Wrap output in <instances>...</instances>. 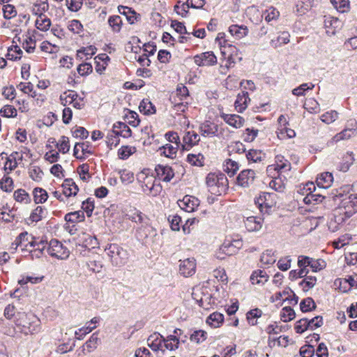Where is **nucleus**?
I'll return each instance as SVG.
<instances>
[{
    "label": "nucleus",
    "instance_id": "1",
    "mask_svg": "<svg viewBox=\"0 0 357 357\" xmlns=\"http://www.w3.org/2000/svg\"><path fill=\"white\" fill-rule=\"evenodd\" d=\"M331 195L335 202H340L334 210L333 221L340 225L357 213V195L345 193L343 188L333 191Z\"/></svg>",
    "mask_w": 357,
    "mask_h": 357
},
{
    "label": "nucleus",
    "instance_id": "2",
    "mask_svg": "<svg viewBox=\"0 0 357 357\" xmlns=\"http://www.w3.org/2000/svg\"><path fill=\"white\" fill-rule=\"evenodd\" d=\"M126 217L128 220L141 225L137 228V233L142 239L147 238L151 232H155L153 228L150 225L149 217L137 208L130 209L126 214Z\"/></svg>",
    "mask_w": 357,
    "mask_h": 357
},
{
    "label": "nucleus",
    "instance_id": "3",
    "mask_svg": "<svg viewBox=\"0 0 357 357\" xmlns=\"http://www.w3.org/2000/svg\"><path fill=\"white\" fill-rule=\"evenodd\" d=\"M208 191L215 195H221L228 188V180L221 172H211L205 178Z\"/></svg>",
    "mask_w": 357,
    "mask_h": 357
},
{
    "label": "nucleus",
    "instance_id": "4",
    "mask_svg": "<svg viewBox=\"0 0 357 357\" xmlns=\"http://www.w3.org/2000/svg\"><path fill=\"white\" fill-rule=\"evenodd\" d=\"M107 255L110 258L112 264L115 266H122L127 263L129 257L126 250L116 243L108 245L105 248Z\"/></svg>",
    "mask_w": 357,
    "mask_h": 357
},
{
    "label": "nucleus",
    "instance_id": "5",
    "mask_svg": "<svg viewBox=\"0 0 357 357\" xmlns=\"http://www.w3.org/2000/svg\"><path fill=\"white\" fill-rule=\"evenodd\" d=\"M255 202L261 213L269 214L275 210L277 195L275 193L262 192L256 197Z\"/></svg>",
    "mask_w": 357,
    "mask_h": 357
},
{
    "label": "nucleus",
    "instance_id": "6",
    "mask_svg": "<svg viewBox=\"0 0 357 357\" xmlns=\"http://www.w3.org/2000/svg\"><path fill=\"white\" fill-rule=\"evenodd\" d=\"M47 253L59 259H66L69 257L70 252L63 244L56 239H52L48 243Z\"/></svg>",
    "mask_w": 357,
    "mask_h": 357
},
{
    "label": "nucleus",
    "instance_id": "7",
    "mask_svg": "<svg viewBox=\"0 0 357 357\" xmlns=\"http://www.w3.org/2000/svg\"><path fill=\"white\" fill-rule=\"evenodd\" d=\"M315 190V186L313 183H307L303 186L302 190V195H305V197L303 198V202L306 204H316L318 203H321L324 197L319 195L315 194L313 192Z\"/></svg>",
    "mask_w": 357,
    "mask_h": 357
},
{
    "label": "nucleus",
    "instance_id": "8",
    "mask_svg": "<svg viewBox=\"0 0 357 357\" xmlns=\"http://www.w3.org/2000/svg\"><path fill=\"white\" fill-rule=\"evenodd\" d=\"M26 320L20 321L19 325L22 326L24 333H36L40 331V321L32 314H23Z\"/></svg>",
    "mask_w": 357,
    "mask_h": 357
},
{
    "label": "nucleus",
    "instance_id": "9",
    "mask_svg": "<svg viewBox=\"0 0 357 357\" xmlns=\"http://www.w3.org/2000/svg\"><path fill=\"white\" fill-rule=\"evenodd\" d=\"M194 62L199 66H209L217 63V58L213 52H206L194 56Z\"/></svg>",
    "mask_w": 357,
    "mask_h": 357
},
{
    "label": "nucleus",
    "instance_id": "10",
    "mask_svg": "<svg viewBox=\"0 0 357 357\" xmlns=\"http://www.w3.org/2000/svg\"><path fill=\"white\" fill-rule=\"evenodd\" d=\"M196 271V261L194 258H188L179 261V273L184 277H189L195 274Z\"/></svg>",
    "mask_w": 357,
    "mask_h": 357
},
{
    "label": "nucleus",
    "instance_id": "11",
    "mask_svg": "<svg viewBox=\"0 0 357 357\" xmlns=\"http://www.w3.org/2000/svg\"><path fill=\"white\" fill-rule=\"evenodd\" d=\"M155 178L152 176H145L142 181V188L144 192H149L153 196L157 195L160 191L161 187L159 184H155Z\"/></svg>",
    "mask_w": 357,
    "mask_h": 357
},
{
    "label": "nucleus",
    "instance_id": "12",
    "mask_svg": "<svg viewBox=\"0 0 357 357\" xmlns=\"http://www.w3.org/2000/svg\"><path fill=\"white\" fill-rule=\"evenodd\" d=\"M180 208L188 213L194 211L199 205V200L193 196L185 195L182 200H179Z\"/></svg>",
    "mask_w": 357,
    "mask_h": 357
},
{
    "label": "nucleus",
    "instance_id": "13",
    "mask_svg": "<svg viewBox=\"0 0 357 357\" xmlns=\"http://www.w3.org/2000/svg\"><path fill=\"white\" fill-rule=\"evenodd\" d=\"M352 127L345 128L342 132L336 134L331 140V143H337L341 140L349 139L357 134V123H351Z\"/></svg>",
    "mask_w": 357,
    "mask_h": 357
},
{
    "label": "nucleus",
    "instance_id": "14",
    "mask_svg": "<svg viewBox=\"0 0 357 357\" xmlns=\"http://www.w3.org/2000/svg\"><path fill=\"white\" fill-rule=\"evenodd\" d=\"M326 32L328 36L335 35L342 27V22L337 17H328L324 21Z\"/></svg>",
    "mask_w": 357,
    "mask_h": 357
},
{
    "label": "nucleus",
    "instance_id": "15",
    "mask_svg": "<svg viewBox=\"0 0 357 357\" xmlns=\"http://www.w3.org/2000/svg\"><path fill=\"white\" fill-rule=\"evenodd\" d=\"M155 171L158 178L165 182H169L174 176L173 169L167 165H158Z\"/></svg>",
    "mask_w": 357,
    "mask_h": 357
},
{
    "label": "nucleus",
    "instance_id": "16",
    "mask_svg": "<svg viewBox=\"0 0 357 357\" xmlns=\"http://www.w3.org/2000/svg\"><path fill=\"white\" fill-rule=\"evenodd\" d=\"M165 337L158 333H154L151 334L147 339L148 346L154 351H158L161 350L162 353L165 350H162V346H164Z\"/></svg>",
    "mask_w": 357,
    "mask_h": 357
},
{
    "label": "nucleus",
    "instance_id": "17",
    "mask_svg": "<svg viewBox=\"0 0 357 357\" xmlns=\"http://www.w3.org/2000/svg\"><path fill=\"white\" fill-rule=\"evenodd\" d=\"M220 117L226 123L236 129L243 127L245 123V119L238 114L222 113Z\"/></svg>",
    "mask_w": 357,
    "mask_h": 357
},
{
    "label": "nucleus",
    "instance_id": "18",
    "mask_svg": "<svg viewBox=\"0 0 357 357\" xmlns=\"http://www.w3.org/2000/svg\"><path fill=\"white\" fill-rule=\"evenodd\" d=\"M255 178V173L252 169H245L242 171L237 177V183L244 188L248 187L252 184Z\"/></svg>",
    "mask_w": 357,
    "mask_h": 357
},
{
    "label": "nucleus",
    "instance_id": "19",
    "mask_svg": "<svg viewBox=\"0 0 357 357\" xmlns=\"http://www.w3.org/2000/svg\"><path fill=\"white\" fill-rule=\"evenodd\" d=\"M218 126L211 121H205L199 126V131L202 136L212 137L218 135Z\"/></svg>",
    "mask_w": 357,
    "mask_h": 357
},
{
    "label": "nucleus",
    "instance_id": "20",
    "mask_svg": "<svg viewBox=\"0 0 357 357\" xmlns=\"http://www.w3.org/2000/svg\"><path fill=\"white\" fill-rule=\"evenodd\" d=\"M236 249L234 248L231 240H226L220 246L219 250L216 252V257L218 259H224V255L230 256L236 253Z\"/></svg>",
    "mask_w": 357,
    "mask_h": 357
},
{
    "label": "nucleus",
    "instance_id": "21",
    "mask_svg": "<svg viewBox=\"0 0 357 357\" xmlns=\"http://www.w3.org/2000/svg\"><path fill=\"white\" fill-rule=\"evenodd\" d=\"M244 224L248 231H258L262 227L263 219L260 217L250 216L245 219Z\"/></svg>",
    "mask_w": 357,
    "mask_h": 357
},
{
    "label": "nucleus",
    "instance_id": "22",
    "mask_svg": "<svg viewBox=\"0 0 357 357\" xmlns=\"http://www.w3.org/2000/svg\"><path fill=\"white\" fill-rule=\"evenodd\" d=\"M250 102V98H249L248 93L242 91L238 94L234 102L236 110L239 113H242L248 107Z\"/></svg>",
    "mask_w": 357,
    "mask_h": 357
},
{
    "label": "nucleus",
    "instance_id": "23",
    "mask_svg": "<svg viewBox=\"0 0 357 357\" xmlns=\"http://www.w3.org/2000/svg\"><path fill=\"white\" fill-rule=\"evenodd\" d=\"M61 187L64 197L66 198L75 196L79 190L77 185L72 178L65 179Z\"/></svg>",
    "mask_w": 357,
    "mask_h": 357
},
{
    "label": "nucleus",
    "instance_id": "24",
    "mask_svg": "<svg viewBox=\"0 0 357 357\" xmlns=\"http://www.w3.org/2000/svg\"><path fill=\"white\" fill-rule=\"evenodd\" d=\"M112 132L118 137L121 136L124 138L130 137L132 135V130L126 123L117 122L114 123Z\"/></svg>",
    "mask_w": 357,
    "mask_h": 357
},
{
    "label": "nucleus",
    "instance_id": "25",
    "mask_svg": "<svg viewBox=\"0 0 357 357\" xmlns=\"http://www.w3.org/2000/svg\"><path fill=\"white\" fill-rule=\"evenodd\" d=\"M229 32L235 39L240 40L248 34V29L243 24H232L229 27Z\"/></svg>",
    "mask_w": 357,
    "mask_h": 357
},
{
    "label": "nucleus",
    "instance_id": "26",
    "mask_svg": "<svg viewBox=\"0 0 357 357\" xmlns=\"http://www.w3.org/2000/svg\"><path fill=\"white\" fill-rule=\"evenodd\" d=\"M200 141V137L195 131H188L183 137V146L185 149L197 145Z\"/></svg>",
    "mask_w": 357,
    "mask_h": 357
},
{
    "label": "nucleus",
    "instance_id": "27",
    "mask_svg": "<svg viewBox=\"0 0 357 357\" xmlns=\"http://www.w3.org/2000/svg\"><path fill=\"white\" fill-rule=\"evenodd\" d=\"M274 169L279 173H285L291 169V163L283 155H278L275 157Z\"/></svg>",
    "mask_w": 357,
    "mask_h": 357
},
{
    "label": "nucleus",
    "instance_id": "28",
    "mask_svg": "<svg viewBox=\"0 0 357 357\" xmlns=\"http://www.w3.org/2000/svg\"><path fill=\"white\" fill-rule=\"evenodd\" d=\"M252 284H264L268 280V275L265 271L255 270L252 272L250 278Z\"/></svg>",
    "mask_w": 357,
    "mask_h": 357
},
{
    "label": "nucleus",
    "instance_id": "29",
    "mask_svg": "<svg viewBox=\"0 0 357 357\" xmlns=\"http://www.w3.org/2000/svg\"><path fill=\"white\" fill-rule=\"evenodd\" d=\"M290 42V34L287 31H281L275 38H273L270 41L271 47L278 48L283 45L288 44Z\"/></svg>",
    "mask_w": 357,
    "mask_h": 357
},
{
    "label": "nucleus",
    "instance_id": "30",
    "mask_svg": "<svg viewBox=\"0 0 357 357\" xmlns=\"http://www.w3.org/2000/svg\"><path fill=\"white\" fill-rule=\"evenodd\" d=\"M17 160H22V155H19L17 152L12 153L9 157L7 158L4 165V170L9 174L10 172L15 169L17 166Z\"/></svg>",
    "mask_w": 357,
    "mask_h": 357
},
{
    "label": "nucleus",
    "instance_id": "31",
    "mask_svg": "<svg viewBox=\"0 0 357 357\" xmlns=\"http://www.w3.org/2000/svg\"><path fill=\"white\" fill-rule=\"evenodd\" d=\"M333 181V176L330 172H324L319 174L316 180L319 187L322 188H329Z\"/></svg>",
    "mask_w": 357,
    "mask_h": 357
},
{
    "label": "nucleus",
    "instance_id": "32",
    "mask_svg": "<svg viewBox=\"0 0 357 357\" xmlns=\"http://www.w3.org/2000/svg\"><path fill=\"white\" fill-rule=\"evenodd\" d=\"M100 342V340L98 337V333L96 332L91 335L90 338L83 345V351L91 353L96 349Z\"/></svg>",
    "mask_w": 357,
    "mask_h": 357
},
{
    "label": "nucleus",
    "instance_id": "33",
    "mask_svg": "<svg viewBox=\"0 0 357 357\" xmlns=\"http://www.w3.org/2000/svg\"><path fill=\"white\" fill-rule=\"evenodd\" d=\"M49 9L47 0H36L33 3L32 13L36 15H45L44 13Z\"/></svg>",
    "mask_w": 357,
    "mask_h": 357
},
{
    "label": "nucleus",
    "instance_id": "34",
    "mask_svg": "<svg viewBox=\"0 0 357 357\" xmlns=\"http://www.w3.org/2000/svg\"><path fill=\"white\" fill-rule=\"evenodd\" d=\"M215 41L218 43L222 55L227 54L228 51L227 49L234 48V47L228 43V41L225 39V33L223 32L218 33Z\"/></svg>",
    "mask_w": 357,
    "mask_h": 357
},
{
    "label": "nucleus",
    "instance_id": "35",
    "mask_svg": "<svg viewBox=\"0 0 357 357\" xmlns=\"http://www.w3.org/2000/svg\"><path fill=\"white\" fill-rule=\"evenodd\" d=\"M35 25L38 30L47 31L51 26V20L46 15H38Z\"/></svg>",
    "mask_w": 357,
    "mask_h": 357
},
{
    "label": "nucleus",
    "instance_id": "36",
    "mask_svg": "<svg viewBox=\"0 0 357 357\" xmlns=\"http://www.w3.org/2000/svg\"><path fill=\"white\" fill-rule=\"evenodd\" d=\"M88 144L86 143H76L74 149L73 155L75 158L81 159L84 157L86 153H91V151L88 150Z\"/></svg>",
    "mask_w": 357,
    "mask_h": 357
},
{
    "label": "nucleus",
    "instance_id": "37",
    "mask_svg": "<svg viewBox=\"0 0 357 357\" xmlns=\"http://www.w3.org/2000/svg\"><path fill=\"white\" fill-rule=\"evenodd\" d=\"M223 321V314L218 312L210 314V316L206 319L207 324L213 328L219 327L222 324Z\"/></svg>",
    "mask_w": 357,
    "mask_h": 357
},
{
    "label": "nucleus",
    "instance_id": "38",
    "mask_svg": "<svg viewBox=\"0 0 357 357\" xmlns=\"http://www.w3.org/2000/svg\"><path fill=\"white\" fill-rule=\"evenodd\" d=\"M96 50L97 49L92 45L82 47V49L77 50V56L81 60L88 59L96 54Z\"/></svg>",
    "mask_w": 357,
    "mask_h": 357
},
{
    "label": "nucleus",
    "instance_id": "39",
    "mask_svg": "<svg viewBox=\"0 0 357 357\" xmlns=\"http://www.w3.org/2000/svg\"><path fill=\"white\" fill-rule=\"evenodd\" d=\"M33 199L36 204H43L45 202L48 198L47 191L41 188H35L33 190Z\"/></svg>",
    "mask_w": 357,
    "mask_h": 357
},
{
    "label": "nucleus",
    "instance_id": "40",
    "mask_svg": "<svg viewBox=\"0 0 357 357\" xmlns=\"http://www.w3.org/2000/svg\"><path fill=\"white\" fill-rule=\"evenodd\" d=\"M179 339L175 335H168L165 338L164 347L169 351H174L178 348Z\"/></svg>",
    "mask_w": 357,
    "mask_h": 357
},
{
    "label": "nucleus",
    "instance_id": "41",
    "mask_svg": "<svg viewBox=\"0 0 357 357\" xmlns=\"http://www.w3.org/2000/svg\"><path fill=\"white\" fill-rule=\"evenodd\" d=\"M36 41L33 36L26 35L24 36L22 47L28 53H32L36 49Z\"/></svg>",
    "mask_w": 357,
    "mask_h": 357
},
{
    "label": "nucleus",
    "instance_id": "42",
    "mask_svg": "<svg viewBox=\"0 0 357 357\" xmlns=\"http://www.w3.org/2000/svg\"><path fill=\"white\" fill-rule=\"evenodd\" d=\"M108 24L112 31L118 33L121 29L123 21L119 15H112L109 17Z\"/></svg>",
    "mask_w": 357,
    "mask_h": 357
},
{
    "label": "nucleus",
    "instance_id": "43",
    "mask_svg": "<svg viewBox=\"0 0 357 357\" xmlns=\"http://www.w3.org/2000/svg\"><path fill=\"white\" fill-rule=\"evenodd\" d=\"M139 109L140 112L144 114H152L155 112V108L148 99H144L141 101Z\"/></svg>",
    "mask_w": 357,
    "mask_h": 357
},
{
    "label": "nucleus",
    "instance_id": "44",
    "mask_svg": "<svg viewBox=\"0 0 357 357\" xmlns=\"http://www.w3.org/2000/svg\"><path fill=\"white\" fill-rule=\"evenodd\" d=\"M187 161L193 166L202 167L204 165V156L202 153L188 154Z\"/></svg>",
    "mask_w": 357,
    "mask_h": 357
},
{
    "label": "nucleus",
    "instance_id": "45",
    "mask_svg": "<svg viewBox=\"0 0 357 357\" xmlns=\"http://www.w3.org/2000/svg\"><path fill=\"white\" fill-rule=\"evenodd\" d=\"M46 209L43 206H37L31 213L29 219L32 222H38L46 215Z\"/></svg>",
    "mask_w": 357,
    "mask_h": 357
},
{
    "label": "nucleus",
    "instance_id": "46",
    "mask_svg": "<svg viewBox=\"0 0 357 357\" xmlns=\"http://www.w3.org/2000/svg\"><path fill=\"white\" fill-rule=\"evenodd\" d=\"M74 97H77V92L73 90H68L60 96V100L63 105H70L72 104Z\"/></svg>",
    "mask_w": 357,
    "mask_h": 357
},
{
    "label": "nucleus",
    "instance_id": "47",
    "mask_svg": "<svg viewBox=\"0 0 357 357\" xmlns=\"http://www.w3.org/2000/svg\"><path fill=\"white\" fill-rule=\"evenodd\" d=\"M22 53L21 48L18 45H13L8 48L6 56L8 59L15 61L22 57Z\"/></svg>",
    "mask_w": 357,
    "mask_h": 357
},
{
    "label": "nucleus",
    "instance_id": "48",
    "mask_svg": "<svg viewBox=\"0 0 357 357\" xmlns=\"http://www.w3.org/2000/svg\"><path fill=\"white\" fill-rule=\"evenodd\" d=\"M262 312L258 308H255L248 311L246 314V318L250 325L255 326L257 324V319L261 317Z\"/></svg>",
    "mask_w": 357,
    "mask_h": 357
},
{
    "label": "nucleus",
    "instance_id": "49",
    "mask_svg": "<svg viewBox=\"0 0 357 357\" xmlns=\"http://www.w3.org/2000/svg\"><path fill=\"white\" fill-rule=\"evenodd\" d=\"M84 213L81 211L68 213L65 215V220L72 223L81 222L84 220Z\"/></svg>",
    "mask_w": 357,
    "mask_h": 357
},
{
    "label": "nucleus",
    "instance_id": "50",
    "mask_svg": "<svg viewBox=\"0 0 357 357\" xmlns=\"http://www.w3.org/2000/svg\"><path fill=\"white\" fill-rule=\"evenodd\" d=\"M339 116V113L335 110H331L325 112L320 116L322 122L326 124H331L335 121Z\"/></svg>",
    "mask_w": 357,
    "mask_h": 357
},
{
    "label": "nucleus",
    "instance_id": "51",
    "mask_svg": "<svg viewBox=\"0 0 357 357\" xmlns=\"http://www.w3.org/2000/svg\"><path fill=\"white\" fill-rule=\"evenodd\" d=\"M59 151L65 154L70 150V142L68 137L61 136L56 144Z\"/></svg>",
    "mask_w": 357,
    "mask_h": 357
},
{
    "label": "nucleus",
    "instance_id": "52",
    "mask_svg": "<svg viewBox=\"0 0 357 357\" xmlns=\"http://www.w3.org/2000/svg\"><path fill=\"white\" fill-rule=\"evenodd\" d=\"M14 199L16 202L27 204L31 201L29 194L24 189H18L13 194Z\"/></svg>",
    "mask_w": 357,
    "mask_h": 357
},
{
    "label": "nucleus",
    "instance_id": "53",
    "mask_svg": "<svg viewBox=\"0 0 357 357\" xmlns=\"http://www.w3.org/2000/svg\"><path fill=\"white\" fill-rule=\"evenodd\" d=\"M178 147V144H167L161 149H162V154L167 158H173L176 155Z\"/></svg>",
    "mask_w": 357,
    "mask_h": 357
},
{
    "label": "nucleus",
    "instance_id": "54",
    "mask_svg": "<svg viewBox=\"0 0 357 357\" xmlns=\"http://www.w3.org/2000/svg\"><path fill=\"white\" fill-rule=\"evenodd\" d=\"M263 16L266 22L276 20L280 16V12L274 7H269L264 13Z\"/></svg>",
    "mask_w": 357,
    "mask_h": 357
},
{
    "label": "nucleus",
    "instance_id": "55",
    "mask_svg": "<svg viewBox=\"0 0 357 357\" xmlns=\"http://www.w3.org/2000/svg\"><path fill=\"white\" fill-rule=\"evenodd\" d=\"M260 261L264 265H271L275 262L276 257L274 255L272 250H266L262 253Z\"/></svg>",
    "mask_w": 357,
    "mask_h": 357
},
{
    "label": "nucleus",
    "instance_id": "56",
    "mask_svg": "<svg viewBox=\"0 0 357 357\" xmlns=\"http://www.w3.org/2000/svg\"><path fill=\"white\" fill-rule=\"evenodd\" d=\"M17 88L25 94L34 98L36 96V91H33V86L31 82H20Z\"/></svg>",
    "mask_w": 357,
    "mask_h": 357
},
{
    "label": "nucleus",
    "instance_id": "57",
    "mask_svg": "<svg viewBox=\"0 0 357 357\" xmlns=\"http://www.w3.org/2000/svg\"><path fill=\"white\" fill-rule=\"evenodd\" d=\"M264 155L261 151L250 149L246 154V158L249 162H257L262 160Z\"/></svg>",
    "mask_w": 357,
    "mask_h": 357
},
{
    "label": "nucleus",
    "instance_id": "58",
    "mask_svg": "<svg viewBox=\"0 0 357 357\" xmlns=\"http://www.w3.org/2000/svg\"><path fill=\"white\" fill-rule=\"evenodd\" d=\"M202 294L201 289L199 287L193 289V291L192 293V296L193 299H195L197 303L199 304L200 307H202L204 308H207V307L205 305L204 303L205 301L209 298L208 296H200V294Z\"/></svg>",
    "mask_w": 357,
    "mask_h": 357
},
{
    "label": "nucleus",
    "instance_id": "59",
    "mask_svg": "<svg viewBox=\"0 0 357 357\" xmlns=\"http://www.w3.org/2000/svg\"><path fill=\"white\" fill-rule=\"evenodd\" d=\"M224 57L223 59H221V63H220V73L222 74H225L227 73V70L230 68L231 63H234V61L232 59V56L231 54L225 55H222Z\"/></svg>",
    "mask_w": 357,
    "mask_h": 357
},
{
    "label": "nucleus",
    "instance_id": "60",
    "mask_svg": "<svg viewBox=\"0 0 357 357\" xmlns=\"http://www.w3.org/2000/svg\"><path fill=\"white\" fill-rule=\"evenodd\" d=\"M96 327L97 326L96 325L93 326L88 325L79 328L75 332V338L79 340H83L87 334L93 331Z\"/></svg>",
    "mask_w": 357,
    "mask_h": 357
},
{
    "label": "nucleus",
    "instance_id": "61",
    "mask_svg": "<svg viewBox=\"0 0 357 357\" xmlns=\"http://www.w3.org/2000/svg\"><path fill=\"white\" fill-rule=\"evenodd\" d=\"M190 6L188 3V1L181 3V1H178L177 3L174 6V11L178 14L181 15L182 17H186L188 13Z\"/></svg>",
    "mask_w": 357,
    "mask_h": 357
},
{
    "label": "nucleus",
    "instance_id": "62",
    "mask_svg": "<svg viewBox=\"0 0 357 357\" xmlns=\"http://www.w3.org/2000/svg\"><path fill=\"white\" fill-rule=\"evenodd\" d=\"M30 247L33 248L35 251L38 250L40 252H43V250L48 246L47 241L40 240L39 241H36L34 237H31V241L29 242Z\"/></svg>",
    "mask_w": 357,
    "mask_h": 357
},
{
    "label": "nucleus",
    "instance_id": "63",
    "mask_svg": "<svg viewBox=\"0 0 357 357\" xmlns=\"http://www.w3.org/2000/svg\"><path fill=\"white\" fill-rule=\"evenodd\" d=\"M135 151V148L130 146H123L118 151V155L120 159L125 160L130 156Z\"/></svg>",
    "mask_w": 357,
    "mask_h": 357
},
{
    "label": "nucleus",
    "instance_id": "64",
    "mask_svg": "<svg viewBox=\"0 0 357 357\" xmlns=\"http://www.w3.org/2000/svg\"><path fill=\"white\" fill-rule=\"evenodd\" d=\"M225 171L229 174L230 176H234L238 169V165L236 162L230 159L226 160L225 164Z\"/></svg>",
    "mask_w": 357,
    "mask_h": 357
}]
</instances>
